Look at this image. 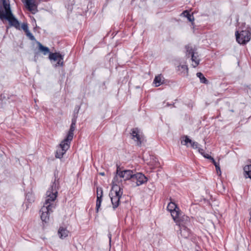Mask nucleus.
Here are the masks:
<instances>
[{"label": "nucleus", "mask_w": 251, "mask_h": 251, "mask_svg": "<svg viewBox=\"0 0 251 251\" xmlns=\"http://www.w3.org/2000/svg\"><path fill=\"white\" fill-rule=\"evenodd\" d=\"M183 140L181 141V144L188 147L187 144H191L192 141L189 139L188 136H184L183 137Z\"/></svg>", "instance_id": "nucleus-25"}, {"label": "nucleus", "mask_w": 251, "mask_h": 251, "mask_svg": "<svg viewBox=\"0 0 251 251\" xmlns=\"http://www.w3.org/2000/svg\"><path fill=\"white\" fill-rule=\"evenodd\" d=\"M78 110L76 111V113L73 114V118L72 119V123L70 126L69 131L67 134L66 137L65 138L69 141H71L73 140L74 136V131L75 129L76 123L78 117Z\"/></svg>", "instance_id": "nucleus-8"}, {"label": "nucleus", "mask_w": 251, "mask_h": 251, "mask_svg": "<svg viewBox=\"0 0 251 251\" xmlns=\"http://www.w3.org/2000/svg\"><path fill=\"white\" fill-rule=\"evenodd\" d=\"M199 152L201 153L204 157L209 159L211 161H213V159H214L212 157H211L209 154H205L204 153V150L201 148H199Z\"/></svg>", "instance_id": "nucleus-24"}, {"label": "nucleus", "mask_w": 251, "mask_h": 251, "mask_svg": "<svg viewBox=\"0 0 251 251\" xmlns=\"http://www.w3.org/2000/svg\"><path fill=\"white\" fill-rule=\"evenodd\" d=\"M248 161L250 163V164H251V160H249Z\"/></svg>", "instance_id": "nucleus-36"}, {"label": "nucleus", "mask_w": 251, "mask_h": 251, "mask_svg": "<svg viewBox=\"0 0 251 251\" xmlns=\"http://www.w3.org/2000/svg\"><path fill=\"white\" fill-rule=\"evenodd\" d=\"M235 36L236 41L239 44L245 45L250 41L251 33L248 29L242 30L240 31L236 30Z\"/></svg>", "instance_id": "nucleus-5"}, {"label": "nucleus", "mask_w": 251, "mask_h": 251, "mask_svg": "<svg viewBox=\"0 0 251 251\" xmlns=\"http://www.w3.org/2000/svg\"><path fill=\"white\" fill-rule=\"evenodd\" d=\"M197 54H197H192V55L190 56L191 57L192 61L195 63V65H193L195 68L199 64L200 62V60L198 58V55Z\"/></svg>", "instance_id": "nucleus-20"}, {"label": "nucleus", "mask_w": 251, "mask_h": 251, "mask_svg": "<svg viewBox=\"0 0 251 251\" xmlns=\"http://www.w3.org/2000/svg\"><path fill=\"white\" fill-rule=\"evenodd\" d=\"M181 68H182V69H186L188 70V68H187V67L186 66H185V65H182V66H181Z\"/></svg>", "instance_id": "nucleus-31"}, {"label": "nucleus", "mask_w": 251, "mask_h": 251, "mask_svg": "<svg viewBox=\"0 0 251 251\" xmlns=\"http://www.w3.org/2000/svg\"><path fill=\"white\" fill-rule=\"evenodd\" d=\"M196 75L197 77L200 78L201 82L204 84H207L208 83V80L201 73H197Z\"/></svg>", "instance_id": "nucleus-23"}, {"label": "nucleus", "mask_w": 251, "mask_h": 251, "mask_svg": "<svg viewBox=\"0 0 251 251\" xmlns=\"http://www.w3.org/2000/svg\"><path fill=\"white\" fill-rule=\"evenodd\" d=\"M182 219L185 220L186 221V222L185 223V224H187L188 223H189L190 221H189V218L187 216H184L183 217H182Z\"/></svg>", "instance_id": "nucleus-30"}, {"label": "nucleus", "mask_w": 251, "mask_h": 251, "mask_svg": "<svg viewBox=\"0 0 251 251\" xmlns=\"http://www.w3.org/2000/svg\"><path fill=\"white\" fill-rule=\"evenodd\" d=\"M250 218L249 221L251 223V210L250 212Z\"/></svg>", "instance_id": "nucleus-32"}, {"label": "nucleus", "mask_w": 251, "mask_h": 251, "mask_svg": "<svg viewBox=\"0 0 251 251\" xmlns=\"http://www.w3.org/2000/svg\"><path fill=\"white\" fill-rule=\"evenodd\" d=\"M131 135L132 136V139H134L135 138H136V141H137L138 142V145H141V142L140 141V136L138 134V130L137 128H133L132 130H131Z\"/></svg>", "instance_id": "nucleus-15"}, {"label": "nucleus", "mask_w": 251, "mask_h": 251, "mask_svg": "<svg viewBox=\"0 0 251 251\" xmlns=\"http://www.w3.org/2000/svg\"><path fill=\"white\" fill-rule=\"evenodd\" d=\"M24 3L26 8L32 14H35L37 11V5L35 0H25Z\"/></svg>", "instance_id": "nucleus-10"}, {"label": "nucleus", "mask_w": 251, "mask_h": 251, "mask_svg": "<svg viewBox=\"0 0 251 251\" xmlns=\"http://www.w3.org/2000/svg\"><path fill=\"white\" fill-rule=\"evenodd\" d=\"M191 146L192 148L194 149H198V151H199V148H200L199 146V144L198 142H194V141H193L192 142L191 144Z\"/></svg>", "instance_id": "nucleus-27"}, {"label": "nucleus", "mask_w": 251, "mask_h": 251, "mask_svg": "<svg viewBox=\"0 0 251 251\" xmlns=\"http://www.w3.org/2000/svg\"><path fill=\"white\" fill-rule=\"evenodd\" d=\"M212 162L215 166L217 174L219 176H220L221 175V171L219 164L217 163L214 159H213V161H212Z\"/></svg>", "instance_id": "nucleus-26"}, {"label": "nucleus", "mask_w": 251, "mask_h": 251, "mask_svg": "<svg viewBox=\"0 0 251 251\" xmlns=\"http://www.w3.org/2000/svg\"><path fill=\"white\" fill-rule=\"evenodd\" d=\"M59 187L58 180L55 179L52 185L46 193L47 197L43 206L40 212L41 219L43 222L47 223L49 220L50 214L53 212V209L55 207L54 201L57 197V190Z\"/></svg>", "instance_id": "nucleus-1"}, {"label": "nucleus", "mask_w": 251, "mask_h": 251, "mask_svg": "<svg viewBox=\"0 0 251 251\" xmlns=\"http://www.w3.org/2000/svg\"><path fill=\"white\" fill-rule=\"evenodd\" d=\"M178 207L177 206L176 204L172 201H171L168 203L167 206V209L170 212H171L175 209H178Z\"/></svg>", "instance_id": "nucleus-22"}, {"label": "nucleus", "mask_w": 251, "mask_h": 251, "mask_svg": "<svg viewBox=\"0 0 251 251\" xmlns=\"http://www.w3.org/2000/svg\"><path fill=\"white\" fill-rule=\"evenodd\" d=\"M2 1L4 11L0 10V19H5L7 20L10 26L19 29V22L12 13L9 3L6 0H2Z\"/></svg>", "instance_id": "nucleus-2"}, {"label": "nucleus", "mask_w": 251, "mask_h": 251, "mask_svg": "<svg viewBox=\"0 0 251 251\" xmlns=\"http://www.w3.org/2000/svg\"><path fill=\"white\" fill-rule=\"evenodd\" d=\"M103 196V191L101 188H97V201H96V212H98L99 208L100 207L102 198Z\"/></svg>", "instance_id": "nucleus-11"}, {"label": "nucleus", "mask_w": 251, "mask_h": 251, "mask_svg": "<svg viewBox=\"0 0 251 251\" xmlns=\"http://www.w3.org/2000/svg\"><path fill=\"white\" fill-rule=\"evenodd\" d=\"M38 46L39 50L42 51L44 55H47V54L50 53V52L49 48L43 46L40 42H38Z\"/></svg>", "instance_id": "nucleus-18"}, {"label": "nucleus", "mask_w": 251, "mask_h": 251, "mask_svg": "<svg viewBox=\"0 0 251 251\" xmlns=\"http://www.w3.org/2000/svg\"><path fill=\"white\" fill-rule=\"evenodd\" d=\"M162 78H164L161 75H159L155 77L153 83L155 84V87L159 86L163 83L164 80Z\"/></svg>", "instance_id": "nucleus-16"}, {"label": "nucleus", "mask_w": 251, "mask_h": 251, "mask_svg": "<svg viewBox=\"0 0 251 251\" xmlns=\"http://www.w3.org/2000/svg\"><path fill=\"white\" fill-rule=\"evenodd\" d=\"M69 234V231L66 228L63 227H60L58 230V235L59 237L63 239L68 236Z\"/></svg>", "instance_id": "nucleus-13"}, {"label": "nucleus", "mask_w": 251, "mask_h": 251, "mask_svg": "<svg viewBox=\"0 0 251 251\" xmlns=\"http://www.w3.org/2000/svg\"><path fill=\"white\" fill-rule=\"evenodd\" d=\"M100 175H101V176H104V173H100Z\"/></svg>", "instance_id": "nucleus-35"}, {"label": "nucleus", "mask_w": 251, "mask_h": 251, "mask_svg": "<svg viewBox=\"0 0 251 251\" xmlns=\"http://www.w3.org/2000/svg\"><path fill=\"white\" fill-rule=\"evenodd\" d=\"M181 14L186 17L189 21L192 23L194 21V18L193 15L190 14V13L187 10L183 11Z\"/></svg>", "instance_id": "nucleus-21"}, {"label": "nucleus", "mask_w": 251, "mask_h": 251, "mask_svg": "<svg viewBox=\"0 0 251 251\" xmlns=\"http://www.w3.org/2000/svg\"><path fill=\"white\" fill-rule=\"evenodd\" d=\"M77 110H78V111H79V108H78V109H76V108H75V110H74V114L75 113H76V111H77Z\"/></svg>", "instance_id": "nucleus-33"}, {"label": "nucleus", "mask_w": 251, "mask_h": 251, "mask_svg": "<svg viewBox=\"0 0 251 251\" xmlns=\"http://www.w3.org/2000/svg\"><path fill=\"white\" fill-rule=\"evenodd\" d=\"M22 29L24 30V31L25 32H26V31H27L28 30V25L27 24H23L22 25Z\"/></svg>", "instance_id": "nucleus-29"}, {"label": "nucleus", "mask_w": 251, "mask_h": 251, "mask_svg": "<svg viewBox=\"0 0 251 251\" xmlns=\"http://www.w3.org/2000/svg\"><path fill=\"white\" fill-rule=\"evenodd\" d=\"M179 226L181 236L185 238L189 237L190 235V230L185 226H183L181 223L179 224Z\"/></svg>", "instance_id": "nucleus-12"}, {"label": "nucleus", "mask_w": 251, "mask_h": 251, "mask_svg": "<svg viewBox=\"0 0 251 251\" xmlns=\"http://www.w3.org/2000/svg\"><path fill=\"white\" fill-rule=\"evenodd\" d=\"M123 193V189L120 186L116 184H113L109 193L113 209H115L119 205L120 199Z\"/></svg>", "instance_id": "nucleus-3"}, {"label": "nucleus", "mask_w": 251, "mask_h": 251, "mask_svg": "<svg viewBox=\"0 0 251 251\" xmlns=\"http://www.w3.org/2000/svg\"><path fill=\"white\" fill-rule=\"evenodd\" d=\"M63 57L64 56L61 55L59 52H54V53H50L49 54V59L50 60H53L54 61H57L56 64L55 65V67H56L57 66H63L64 62H63Z\"/></svg>", "instance_id": "nucleus-9"}, {"label": "nucleus", "mask_w": 251, "mask_h": 251, "mask_svg": "<svg viewBox=\"0 0 251 251\" xmlns=\"http://www.w3.org/2000/svg\"><path fill=\"white\" fill-rule=\"evenodd\" d=\"M244 171L245 177L251 179V164L246 165L244 167Z\"/></svg>", "instance_id": "nucleus-17"}, {"label": "nucleus", "mask_w": 251, "mask_h": 251, "mask_svg": "<svg viewBox=\"0 0 251 251\" xmlns=\"http://www.w3.org/2000/svg\"><path fill=\"white\" fill-rule=\"evenodd\" d=\"M171 214V216H172L174 220L175 221H179V208L178 209H175L171 212H170Z\"/></svg>", "instance_id": "nucleus-19"}, {"label": "nucleus", "mask_w": 251, "mask_h": 251, "mask_svg": "<svg viewBox=\"0 0 251 251\" xmlns=\"http://www.w3.org/2000/svg\"><path fill=\"white\" fill-rule=\"evenodd\" d=\"M108 237H109V241L110 242H111V234H109L108 235Z\"/></svg>", "instance_id": "nucleus-34"}, {"label": "nucleus", "mask_w": 251, "mask_h": 251, "mask_svg": "<svg viewBox=\"0 0 251 251\" xmlns=\"http://www.w3.org/2000/svg\"><path fill=\"white\" fill-rule=\"evenodd\" d=\"M148 181V178L146 176L141 173L134 172L130 184L132 187H136L140 186Z\"/></svg>", "instance_id": "nucleus-6"}, {"label": "nucleus", "mask_w": 251, "mask_h": 251, "mask_svg": "<svg viewBox=\"0 0 251 251\" xmlns=\"http://www.w3.org/2000/svg\"><path fill=\"white\" fill-rule=\"evenodd\" d=\"M71 141L64 139L59 144V147L57 149L55 157L61 158L63 155L66 153V151L69 149L70 146Z\"/></svg>", "instance_id": "nucleus-7"}, {"label": "nucleus", "mask_w": 251, "mask_h": 251, "mask_svg": "<svg viewBox=\"0 0 251 251\" xmlns=\"http://www.w3.org/2000/svg\"><path fill=\"white\" fill-rule=\"evenodd\" d=\"M186 49V55L188 57L192 55V54H197L196 52V49L195 47H193L191 45H187L185 46Z\"/></svg>", "instance_id": "nucleus-14"}, {"label": "nucleus", "mask_w": 251, "mask_h": 251, "mask_svg": "<svg viewBox=\"0 0 251 251\" xmlns=\"http://www.w3.org/2000/svg\"><path fill=\"white\" fill-rule=\"evenodd\" d=\"M117 176H116L113 180V183H116L119 182L118 180V176L120 178H123L124 180H129L131 182L134 172L130 170H121L120 166L117 165L116 170Z\"/></svg>", "instance_id": "nucleus-4"}, {"label": "nucleus", "mask_w": 251, "mask_h": 251, "mask_svg": "<svg viewBox=\"0 0 251 251\" xmlns=\"http://www.w3.org/2000/svg\"><path fill=\"white\" fill-rule=\"evenodd\" d=\"M26 36L31 40H34L35 37L33 35V34L29 31V30H28L25 32Z\"/></svg>", "instance_id": "nucleus-28"}]
</instances>
